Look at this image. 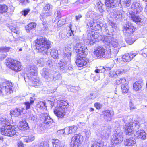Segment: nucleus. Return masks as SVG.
I'll list each match as a JSON object with an SVG mask.
<instances>
[{"label":"nucleus","instance_id":"58","mask_svg":"<svg viewBox=\"0 0 147 147\" xmlns=\"http://www.w3.org/2000/svg\"><path fill=\"white\" fill-rule=\"evenodd\" d=\"M51 6L52 5H50L48 4H47L45 5V7H44V10L45 11H50L49 10L51 7Z\"/></svg>","mask_w":147,"mask_h":147},{"label":"nucleus","instance_id":"32","mask_svg":"<svg viewBox=\"0 0 147 147\" xmlns=\"http://www.w3.org/2000/svg\"><path fill=\"white\" fill-rule=\"evenodd\" d=\"M51 15L52 13L51 11H45V12L42 13L40 15V19L43 21L46 18L49 16H50Z\"/></svg>","mask_w":147,"mask_h":147},{"label":"nucleus","instance_id":"5","mask_svg":"<svg viewBox=\"0 0 147 147\" xmlns=\"http://www.w3.org/2000/svg\"><path fill=\"white\" fill-rule=\"evenodd\" d=\"M6 65L9 68L16 72L19 71L22 69L20 62L11 58L7 60Z\"/></svg>","mask_w":147,"mask_h":147},{"label":"nucleus","instance_id":"49","mask_svg":"<svg viewBox=\"0 0 147 147\" xmlns=\"http://www.w3.org/2000/svg\"><path fill=\"white\" fill-rule=\"evenodd\" d=\"M111 45L114 48L117 47L118 45V40L113 38L111 42Z\"/></svg>","mask_w":147,"mask_h":147},{"label":"nucleus","instance_id":"40","mask_svg":"<svg viewBox=\"0 0 147 147\" xmlns=\"http://www.w3.org/2000/svg\"><path fill=\"white\" fill-rule=\"evenodd\" d=\"M20 129L22 130L25 131L29 129V127L27 122L25 121H24L21 124Z\"/></svg>","mask_w":147,"mask_h":147},{"label":"nucleus","instance_id":"18","mask_svg":"<svg viewBox=\"0 0 147 147\" xmlns=\"http://www.w3.org/2000/svg\"><path fill=\"white\" fill-rule=\"evenodd\" d=\"M146 133L143 130H139L136 132V136L138 139L144 140L146 138Z\"/></svg>","mask_w":147,"mask_h":147},{"label":"nucleus","instance_id":"52","mask_svg":"<svg viewBox=\"0 0 147 147\" xmlns=\"http://www.w3.org/2000/svg\"><path fill=\"white\" fill-rule=\"evenodd\" d=\"M32 83L33 84V86H38L41 83V82L38 79H34V80H32Z\"/></svg>","mask_w":147,"mask_h":147},{"label":"nucleus","instance_id":"27","mask_svg":"<svg viewBox=\"0 0 147 147\" xmlns=\"http://www.w3.org/2000/svg\"><path fill=\"white\" fill-rule=\"evenodd\" d=\"M99 39H98V41L100 39L103 42L107 45L108 46H110L112 40V39L113 37H98Z\"/></svg>","mask_w":147,"mask_h":147},{"label":"nucleus","instance_id":"59","mask_svg":"<svg viewBox=\"0 0 147 147\" xmlns=\"http://www.w3.org/2000/svg\"><path fill=\"white\" fill-rule=\"evenodd\" d=\"M126 1H125V3H124V5H123L125 6L126 7H128L131 4V0H126Z\"/></svg>","mask_w":147,"mask_h":147},{"label":"nucleus","instance_id":"60","mask_svg":"<svg viewBox=\"0 0 147 147\" xmlns=\"http://www.w3.org/2000/svg\"><path fill=\"white\" fill-rule=\"evenodd\" d=\"M42 25L43 26V28L42 30V31L43 30H47L48 29V27L47 26V24H46V22H43L42 24Z\"/></svg>","mask_w":147,"mask_h":147},{"label":"nucleus","instance_id":"46","mask_svg":"<svg viewBox=\"0 0 147 147\" xmlns=\"http://www.w3.org/2000/svg\"><path fill=\"white\" fill-rule=\"evenodd\" d=\"M123 120L125 123L127 122V123H130L133 121V119L129 116H125L123 117Z\"/></svg>","mask_w":147,"mask_h":147},{"label":"nucleus","instance_id":"16","mask_svg":"<svg viewBox=\"0 0 147 147\" xmlns=\"http://www.w3.org/2000/svg\"><path fill=\"white\" fill-rule=\"evenodd\" d=\"M113 112L111 111L106 110L103 111L102 113L101 114L100 116L102 117L106 121H111V117L113 115Z\"/></svg>","mask_w":147,"mask_h":147},{"label":"nucleus","instance_id":"1","mask_svg":"<svg viewBox=\"0 0 147 147\" xmlns=\"http://www.w3.org/2000/svg\"><path fill=\"white\" fill-rule=\"evenodd\" d=\"M35 46L37 52L46 53L51 48V42L45 37H38L36 42Z\"/></svg>","mask_w":147,"mask_h":147},{"label":"nucleus","instance_id":"57","mask_svg":"<svg viewBox=\"0 0 147 147\" xmlns=\"http://www.w3.org/2000/svg\"><path fill=\"white\" fill-rule=\"evenodd\" d=\"M124 70L123 69H119L118 70L116 71L114 75H120L122 74L123 73H124Z\"/></svg>","mask_w":147,"mask_h":147},{"label":"nucleus","instance_id":"41","mask_svg":"<svg viewBox=\"0 0 147 147\" xmlns=\"http://www.w3.org/2000/svg\"><path fill=\"white\" fill-rule=\"evenodd\" d=\"M8 10V7L5 5H0V13H5Z\"/></svg>","mask_w":147,"mask_h":147},{"label":"nucleus","instance_id":"29","mask_svg":"<svg viewBox=\"0 0 147 147\" xmlns=\"http://www.w3.org/2000/svg\"><path fill=\"white\" fill-rule=\"evenodd\" d=\"M21 110L19 108H16L11 110L10 111V115L11 116L13 115L15 117H17L20 115Z\"/></svg>","mask_w":147,"mask_h":147},{"label":"nucleus","instance_id":"44","mask_svg":"<svg viewBox=\"0 0 147 147\" xmlns=\"http://www.w3.org/2000/svg\"><path fill=\"white\" fill-rule=\"evenodd\" d=\"M73 26L71 24L69 26V32H68L67 34V36H74V30H73Z\"/></svg>","mask_w":147,"mask_h":147},{"label":"nucleus","instance_id":"4","mask_svg":"<svg viewBox=\"0 0 147 147\" xmlns=\"http://www.w3.org/2000/svg\"><path fill=\"white\" fill-rule=\"evenodd\" d=\"M133 122L131 121L129 123H126L124 126L126 134L127 135H131L133 134L134 130H136L139 127V123L138 121H134V127L133 126Z\"/></svg>","mask_w":147,"mask_h":147},{"label":"nucleus","instance_id":"10","mask_svg":"<svg viewBox=\"0 0 147 147\" xmlns=\"http://www.w3.org/2000/svg\"><path fill=\"white\" fill-rule=\"evenodd\" d=\"M0 131L2 134L8 136H12L15 134L17 135L16 131L12 128L11 125L7 127V128H1Z\"/></svg>","mask_w":147,"mask_h":147},{"label":"nucleus","instance_id":"14","mask_svg":"<svg viewBox=\"0 0 147 147\" xmlns=\"http://www.w3.org/2000/svg\"><path fill=\"white\" fill-rule=\"evenodd\" d=\"M53 72V70L51 69L44 68L42 69V76L47 81H49L51 80L52 78L51 76Z\"/></svg>","mask_w":147,"mask_h":147},{"label":"nucleus","instance_id":"13","mask_svg":"<svg viewBox=\"0 0 147 147\" xmlns=\"http://www.w3.org/2000/svg\"><path fill=\"white\" fill-rule=\"evenodd\" d=\"M85 56L83 57H78L75 63L78 67H82L85 65L88 62V59L85 57Z\"/></svg>","mask_w":147,"mask_h":147},{"label":"nucleus","instance_id":"19","mask_svg":"<svg viewBox=\"0 0 147 147\" xmlns=\"http://www.w3.org/2000/svg\"><path fill=\"white\" fill-rule=\"evenodd\" d=\"M88 51V49L86 47L83 45H82V47L79 50V52L76 53H78V57H83L84 56H86L87 53Z\"/></svg>","mask_w":147,"mask_h":147},{"label":"nucleus","instance_id":"11","mask_svg":"<svg viewBox=\"0 0 147 147\" xmlns=\"http://www.w3.org/2000/svg\"><path fill=\"white\" fill-rule=\"evenodd\" d=\"M54 113L59 118H64L66 114L65 108L63 107H56L54 110Z\"/></svg>","mask_w":147,"mask_h":147},{"label":"nucleus","instance_id":"39","mask_svg":"<svg viewBox=\"0 0 147 147\" xmlns=\"http://www.w3.org/2000/svg\"><path fill=\"white\" fill-rule=\"evenodd\" d=\"M121 87L123 93H126L128 92L129 88L128 86V84L127 83L121 85Z\"/></svg>","mask_w":147,"mask_h":147},{"label":"nucleus","instance_id":"37","mask_svg":"<svg viewBox=\"0 0 147 147\" xmlns=\"http://www.w3.org/2000/svg\"><path fill=\"white\" fill-rule=\"evenodd\" d=\"M50 54L54 58H57L58 57V51L54 49H52L50 51Z\"/></svg>","mask_w":147,"mask_h":147},{"label":"nucleus","instance_id":"48","mask_svg":"<svg viewBox=\"0 0 147 147\" xmlns=\"http://www.w3.org/2000/svg\"><path fill=\"white\" fill-rule=\"evenodd\" d=\"M91 147H104V145L102 143L95 142L92 144Z\"/></svg>","mask_w":147,"mask_h":147},{"label":"nucleus","instance_id":"61","mask_svg":"<svg viewBox=\"0 0 147 147\" xmlns=\"http://www.w3.org/2000/svg\"><path fill=\"white\" fill-rule=\"evenodd\" d=\"M88 97L90 99H94L96 98L97 95L95 94L91 93L90 95L88 96Z\"/></svg>","mask_w":147,"mask_h":147},{"label":"nucleus","instance_id":"38","mask_svg":"<svg viewBox=\"0 0 147 147\" xmlns=\"http://www.w3.org/2000/svg\"><path fill=\"white\" fill-rule=\"evenodd\" d=\"M87 37H97L98 33L95 31L88 30L87 31Z\"/></svg>","mask_w":147,"mask_h":147},{"label":"nucleus","instance_id":"42","mask_svg":"<svg viewBox=\"0 0 147 147\" xmlns=\"http://www.w3.org/2000/svg\"><path fill=\"white\" fill-rule=\"evenodd\" d=\"M71 57V56L66 55L64 54L63 59L61 61L68 63L70 61Z\"/></svg>","mask_w":147,"mask_h":147},{"label":"nucleus","instance_id":"3","mask_svg":"<svg viewBox=\"0 0 147 147\" xmlns=\"http://www.w3.org/2000/svg\"><path fill=\"white\" fill-rule=\"evenodd\" d=\"M94 54L99 59H109L111 58L110 49L105 50L102 47H98L95 49Z\"/></svg>","mask_w":147,"mask_h":147},{"label":"nucleus","instance_id":"43","mask_svg":"<svg viewBox=\"0 0 147 147\" xmlns=\"http://www.w3.org/2000/svg\"><path fill=\"white\" fill-rule=\"evenodd\" d=\"M125 39L127 43L129 45H131L135 41L136 39L132 37H126Z\"/></svg>","mask_w":147,"mask_h":147},{"label":"nucleus","instance_id":"51","mask_svg":"<svg viewBox=\"0 0 147 147\" xmlns=\"http://www.w3.org/2000/svg\"><path fill=\"white\" fill-rule=\"evenodd\" d=\"M83 44L81 43H77L74 47V49L76 52H79V50L82 47V45Z\"/></svg>","mask_w":147,"mask_h":147},{"label":"nucleus","instance_id":"2","mask_svg":"<svg viewBox=\"0 0 147 147\" xmlns=\"http://www.w3.org/2000/svg\"><path fill=\"white\" fill-rule=\"evenodd\" d=\"M87 25L94 30L97 31L101 29L104 32H106L107 27L106 25L103 24L99 20L92 19L87 23Z\"/></svg>","mask_w":147,"mask_h":147},{"label":"nucleus","instance_id":"47","mask_svg":"<svg viewBox=\"0 0 147 147\" xmlns=\"http://www.w3.org/2000/svg\"><path fill=\"white\" fill-rule=\"evenodd\" d=\"M61 78V76L60 74H58L57 73H55L54 74L53 76L52 77V80L54 81L60 79Z\"/></svg>","mask_w":147,"mask_h":147},{"label":"nucleus","instance_id":"25","mask_svg":"<svg viewBox=\"0 0 147 147\" xmlns=\"http://www.w3.org/2000/svg\"><path fill=\"white\" fill-rule=\"evenodd\" d=\"M136 14L134 13L130 14L129 13V17L131 18V20L135 22L137 24L140 23H141L142 19L140 18L138 16L135 15Z\"/></svg>","mask_w":147,"mask_h":147},{"label":"nucleus","instance_id":"53","mask_svg":"<svg viewBox=\"0 0 147 147\" xmlns=\"http://www.w3.org/2000/svg\"><path fill=\"white\" fill-rule=\"evenodd\" d=\"M10 48L7 47H0V52H8L10 49Z\"/></svg>","mask_w":147,"mask_h":147},{"label":"nucleus","instance_id":"20","mask_svg":"<svg viewBox=\"0 0 147 147\" xmlns=\"http://www.w3.org/2000/svg\"><path fill=\"white\" fill-rule=\"evenodd\" d=\"M118 4L117 0H105V4L107 7L113 8Z\"/></svg>","mask_w":147,"mask_h":147},{"label":"nucleus","instance_id":"35","mask_svg":"<svg viewBox=\"0 0 147 147\" xmlns=\"http://www.w3.org/2000/svg\"><path fill=\"white\" fill-rule=\"evenodd\" d=\"M34 99L32 97H30V102L28 101L25 102L24 104L25 106L26 110L29 109L31 105H32L34 102Z\"/></svg>","mask_w":147,"mask_h":147},{"label":"nucleus","instance_id":"21","mask_svg":"<svg viewBox=\"0 0 147 147\" xmlns=\"http://www.w3.org/2000/svg\"><path fill=\"white\" fill-rule=\"evenodd\" d=\"M10 125H11L9 120L4 118H0V126L1 128H7V127Z\"/></svg>","mask_w":147,"mask_h":147},{"label":"nucleus","instance_id":"6","mask_svg":"<svg viewBox=\"0 0 147 147\" xmlns=\"http://www.w3.org/2000/svg\"><path fill=\"white\" fill-rule=\"evenodd\" d=\"M115 134L111 137V143L113 145H116L121 143L123 140V134L122 131H116Z\"/></svg>","mask_w":147,"mask_h":147},{"label":"nucleus","instance_id":"28","mask_svg":"<svg viewBox=\"0 0 147 147\" xmlns=\"http://www.w3.org/2000/svg\"><path fill=\"white\" fill-rule=\"evenodd\" d=\"M136 143V140L133 137H130L126 139L125 141L124 144L125 145L133 146Z\"/></svg>","mask_w":147,"mask_h":147},{"label":"nucleus","instance_id":"36","mask_svg":"<svg viewBox=\"0 0 147 147\" xmlns=\"http://www.w3.org/2000/svg\"><path fill=\"white\" fill-rule=\"evenodd\" d=\"M78 129L77 127L76 126H73L71 127H70L69 128L66 129L69 132L68 134H72L75 133Z\"/></svg>","mask_w":147,"mask_h":147},{"label":"nucleus","instance_id":"33","mask_svg":"<svg viewBox=\"0 0 147 147\" xmlns=\"http://www.w3.org/2000/svg\"><path fill=\"white\" fill-rule=\"evenodd\" d=\"M59 67L61 70L67 71L68 63L60 61L59 63Z\"/></svg>","mask_w":147,"mask_h":147},{"label":"nucleus","instance_id":"31","mask_svg":"<svg viewBox=\"0 0 147 147\" xmlns=\"http://www.w3.org/2000/svg\"><path fill=\"white\" fill-rule=\"evenodd\" d=\"M36 26V24L35 22H31L26 26V30L28 33L30 31L34 28Z\"/></svg>","mask_w":147,"mask_h":147},{"label":"nucleus","instance_id":"22","mask_svg":"<svg viewBox=\"0 0 147 147\" xmlns=\"http://www.w3.org/2000/svg\"><path fill=\"white\" fill-rule=\"evenodd\" d=\"M143 85V83L142 80H140L136 81L133 84V89L136 91L140 90Z\"/></svg>","mask_w":147,"mask_h":147},{"label":"nucleus","instance_id":"7","mask_svg":"<svg viewBox=\"0 0 147 147\" xmlns=\"http://www.w3.org/2000/svg\"><path fill=\"white\" fill-rule=\"evenodd\" d=\"M83 137L80 134H75L73 136L71 142V145L72 147H78L82 142Z\"/></svg>","mask_w":147,"mask_h":147},{"label":"nucleus","instance_id":"30","mask_svg":"<svg viewBox=\"0 0 147 147\" xmlns=\"http://www.w3.org/2000/svg\"><path fill=\"white\" fill-rule=\"evenodd\" d=\"M28 72L30 75L32 76H35L37 74V68L36 67L32 65L28 68Z\"/></svg>","mask_w":147,"mask_h":147},{"label":"nucleus","instance_id":"15","mask_svg":"<svg viewBox=\"0 0 147 147\" xmlns=\"http://www.w3.org/2000/svg\"><path fill=\"white\" fill-rule=\"evenodd\" d=\"M13 85L12 83L9 82H7L3 84V88L7 95H9L13 92Z\"/></svg>","mask_w":147,"mask_h":147},{"label":"nucleus","instance_id":"24","mask_svg":"<svg viewBox=\"0 0 147 147\" xmlns=\"http://www.w3.org/2000/svg\"><path fill=\"white\" fill-rule=\"evenodd\" d=\"M44 119V122L47 124H51L53 123V119L50 118L48 114L46 113H44L41 114Z\"/></svg>","mask_w":147,"mask_h":147},{"label":"nucleus","instance_id":"12","mask_svg":"<svg viewBox=\"0 0 147 147\" xmlns=\"http://www.w3.org/2000/svg\"><path fill=\"white\" fill-rule=\"evenodd\" d=\"M124 12L122 10H119L117 9H113L111 13L112 18L116 20H120L124 17Z\"/></svg>","mask_w":147,"mask_h":147},{"label":"nucleus","instance_id":"54","mask_svg":"<svg viewBox=\"0 0 147 147\" xmlns=\"http://www.w3.org/2000/svg\"><path fill=\"white\" fill-rule=\"evenodd\" d=\"M97 6L98 7L100 12H102L103 10L102 9V7L103 5V4L101 2L99 1L97 3Z\"/></svg>","mask_w":147,"mask_h":147},{"label":"nucleus","instance_id":"17","mask_svg":"<svg viewBox=\"0 0 147 147\" xmlns=\"http://www.w3.org/2000/svg\"><path fill=\"white\" fill-rule=\"evenodd\" d=\"M137 54L136 53L133 52L125 54L123 56L122 60L124 62H128L131 60Z\"/></svg>","mask_w":147,"mask_h":147},{"label":"nucleus","instance_id":"9","mask_svg":"<svg viewBox=\"0 0 147 147\" xmlns=\"http://www.w3.org/2000/svg\"><path fill=\"white\" fill-rule=\"evenodd\" d=\"M134 30V26L129 22H127L123 27V32L124 34L127 36H130Z\"/></svg>","mask_w":147,"mask_h":147},{"label":"nucleus","instance_id":"34","mask_svg":"<svg viewBox=\"0 0 147 147\" xmlns=\"http://www.w3.org/2000/svg\"><path fill=\"white\" fill-rule=\"evenodd\" d=\"M64 54L65 55L71 56V47L69 45L66 47L64 52Z\"/></svg>","mask_w":147,"mask_h":147},{"label":"nucleus","instance_id":"8","mask_svg":"<svg viewBox=\"0 0 147 147\" xmlns=\"http://www.w3.org/2000/svg\"><path fill=\"white\" fill-rule=\"evenodd\" d=\"M143 7L141 4L138 2H133L129 13L139 14L142 11Z\"/></svg>","mask_w":147,"mask_h":147},{"label":"nucleus","instance_id":"62","mask_svg":"<svg viewBox=\"0 0 147 147\" xmlns=\"http://www.w3.org/2000/svg\"><path fill=\"white\" fill-rule=\"evenodd\" d=\"M55 15L56 16V18L57 19L59 18L60 17L61 13L59 10H57V11H55Z\"/></svg>","mask_w":147,"mask_h":147},{"label":"nucleus","instance_id":"26","mask_svg":"<svg viewBox=\"0 0 147 147\" xmlns=\"http://www.w3.org/2000/svg\"><path fill=\"white\" fill-rule=\"evenodd\" d=\"M109 128L107 127H104L103 130L100 132V136L102 138L104 137L107 138L109 136Z\"/></svg>","mask_w":147,"mask_h":147},{"label":"nucleus","instance_id":"56","mask_svg":"<svg viewBox=\"0 0 147 147\" xmlns=\"http://www.w3.org/2000/svg\"><path fill=\"white\" fill-rule=\"evenodd\" d=\"M37 105L38 107L41 109L45 108L46 107L45 103L42 102H38V104Z\"/></svg>","mask_w":147,"mask_h":147},{"label":"nucleus","instance_id":"64","mask_svg":"<svg viewBox=\"0 0 147 147\" xmlns=\"http://www.w3.org/2000/svg\"><path fill=\"white\" fill-rule=\"evenodd\" d=\"M58 1H60L61 5H66L68 3V0H58Z\"/></svg>","mask_w":147,"mask_h":147},{"label":"nucleus","instance_id":"45","mask_svg":"<svg viewBox=\"0 0 147 147\" xmlns=\"http://www.w3.org/2000/svg\"><path fill=\"white\" fill-rule=\"evenodd\" d=\"M60 105L59 107H63V108H65V110L66 109V106L69 105V104L66 101L64 100H61L60 102Z\"/></svg>","mask_w":147,"mask_h":147},{"label":"nucleus","instance_id":"50","mask_svg":"<svg viewBox=\"0 0 147 147\" xmlns=\"http://www.w3.org/2000/svg\"><path fill=\"white\" fill-rule=\"evenodd\" d=\"M61 142L58 139L55 140L53 144V147H60Z\"/></svg>","mask_w":147,"mask_h":147},{"label":"nucleus","instance_id":"55","mask_svg":"<svg viewBox=\"0 0 147 147\" xmlns=\"http://www.w3.org/2000/svg\"><path fill=\"white\" fill-rule=\"evenodd\" d=\"M10 28L12 32H13L14 33L18 34L19 33V29L18 28L15 27L11 26Z\"/></svg>","mask_w":147,"mask_h":147},{"label":"nucleus","instance_id":"63","mask_svg":"<svg viewBox=\"0 0 147 147\" xmlns=\"http://www.w3.org/2000/svg\"><path fill=\"white\" fill-rule=\"evenodd\" d=\"M30 11V9H27L24 10L22 12V14L24 16H26Z\"/></svg>","mask_w":147,"mask_h":147},{"label":"nucleus","instance_id":"23","mask_svg":"<svg viewBox=\"0 0 147 147\" xmlns=\"http://www.w3.org/2000/svg\"><path fill=\"white\" fill-rule=\"evenodd\" d=\"M84 39V42L86 45L92 44L98 41V38H95L94 37H86Z\"/></svg>","mask_w":147,"mask_h":147}]
</instances>
